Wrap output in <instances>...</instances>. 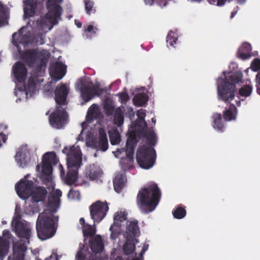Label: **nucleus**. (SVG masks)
<instances>
[{
    "mask_svg": "<svg viewBox=\"0 0 260 260\" xmlns=\"http://www.w3.org/2000/svg\"><path fill=\"white\" fill-rule=\"evenodd\" d=\"M172 213L175 218L180 219L185 216L186 211L184 207H178L173 211Z\"/></svg>",
    "mask_w": 260,
    "mask_h": 260,
    "instance_id": "obj_40",
    "label": "nucleus"
},
{
    "mask_svg": "<svg viewBox=\"0 0 260 260\" xmlns=\"http://www.w3.org/2000/svg\"><path fill=\"white\" fill-rule=\"evenodd\" d=\"M79 222H80V223L82 225L83 227L84 228L85 226H86V225H85V219L83 217H81L80 219Z\"/></svg>",
    "mask_w": 260,
    "mask_h": 260,
    "instance_id": "obj_64",
    "label": "nucleus"
},
{
    "mask_svg": "<svg viewBox=\"0 0 260 260\" xmlns=\"http://www.w3.org/2000/svg\"><path fill=\"white\" fill-rule=\"evenodd\" d=\"M243 74L241 72L232 73L222 79L217 85L218 98L225 103H230L235 97L236 84L242 82Z\"/></svg>",
    "mask_w": 260,
    "mask_h": 260,
    "instance_id": "obj_3",
    "label": "nucleus"
},
{
    "mask_svg": "<svg viewBox=\"0 0 260 260\" xmlns=\"http://www.w3.org/2000/svg\"><path fill=\"white\" fill-rule=\"evenodd\" d=\"M22 60L29 67H35L40 62L39 67L46 66V59L41 52L37 49H26L21 55Z\"/></svg>",
    "mask_w": 260,
    "mask_h": 260,
    "instance_id": "obj_7",
    "label": "nucleus"
},
{
    "mask_svg": "<svg viewBox=\"0 0 260 260\" xmlns=\"http://www.w3.org/2000/svg\"><path fill=\"white\" fill-rule=\"evenodd\" d=\"M117 96H119L120 102L122 104H125L129 100V96L127 92H122L117 94Z\"/></svg>",
    "mask_w": 260,
    "mask_h": 260,
    "instance_id": "obj_49",
    "label": "nucleus"
},
{
    "mask_svg": "<svg viewBox=\"0 0 260 260\" xmlns=\"http://www.w3.org/2000/svg\"><path fill=\"white\" fill-rule=\"evenodd\" d=\"M102 172L99 167L92 164L87 167L85 174L89 180L93 181L98 179L101 176Z\"/></svg>",
    "mask_w": 260,
    "mask_h": 260,
    "instance_id": "obj_24",
    "label": "nucleus"
},
{
    "mask_svg": "<svg viewBox=\"0 0 260 260\" xmlns=\"http://www.w3.org/2000/svg\"><path fill=\"white\" fill-rule=\"evenodd\" d=\"M89 245L91 249L94 253H99L102 251L104 248L102 240L100 238H95L93 241L90 242Z\"/></svg>",
    "mask_w": 260,
    "mask_h": 260,
    "instance_id": "obj_33",
    "label": "nucleus"
},
{
    "mask_svg": "<svg viewBox=\"0 0 260 260\" xmlns=\"http://www.w3.org/2000/svg\"><path fill=\"white\" fill-rule=\"evenodd\" d=\"M13 72L17 82L23 83L25 81L27 70L23 63L20 61L16 62L13 67Z\"/></svg>",
    "mask_w": 260,
    "mask_h": 260,
    "instance_id": "obj_16",
    "label": "nucleus"
},
{
    "mask_svg": "<svg viewBox=\"0 0 260 260\" xmlns=\"http://www.w3.org/2000/svg\"><path fill=\"white\" fill-rule=\"evenodd\" d=\"M233 0H207L208 2L211 5H216L219 7L223 6L226 1L231 2ZM238 4L241 5L244 4L246 0H237Z\"/></svg>",
    "mask_w": 260,
    "mask_h": 260,
    "instance_id": "obj_41",
    "label": "nucleus"
},
{
    "mask_svg": "<svg viewBox=\"0 0 260 260\" xmlns=\"http://www.w3.org/2000/svg\"><path fill=\"white\" fill-rule=\"evenodd\" d=\"M236 8V9H237V10H235V11H233V12L231 13V17H230L231 19L233 18L234 17V16H235V15H236V14H237V11H238V9H239L238 6H237Z\"/></svg>",
    "mask_w": 260,
    "mask_h": 260,
    "instance_id": "obj_62",
    "label": "nucleus"
},
{
    "mask_svg": "<svg viewBox=\"0 0 260 260\" xmlns=\"http://www.w3.org/2000/svg\"><path fill=\"white\" fill-rule=\"evenodd\" d=\"M69 92V89L66 86L61 84L58 85L55 89V101L58 106L67 105V98Z\"/></svg>",
    "mask_w": 260,
    "mask_h": 260,
    "instance_id": "obj_14",
    "label": "nucleus"
},
{
    "mask_svg": "<svg viewBox=\"0 0 260 260\" xmlns=\"http://www.w3.org/2000/svg\"><path fill=\"white\" fill-rule=\"evenodd\" d=\"M66 66L62 62L57 61L51 65L50 76L56 81L61 79L66 74Z\"/></svg>",
    "mask_w": 260,
    "mask_h": 260,
    "instance_id": "obj_15",
    "label": "nucleus"
},
{
    "mask_svg": "<svg viewBox=\"0 0 260 260\" xmlns=\"http://www.w3.org/2000/svg\"><path fill=\"white\" fill-rule=\"evenodd\" d=\"M59 170L60 172V176H64L65 174V172H64L63 168L61 165H59Z\"/></svg>",
    "mask_w": 260,
    "mask_h": 260,
    "instance_id": "obj_60",
    "label": "nucleus"
},
{
    "mask_svg": "<svg viewBox=\"0 0 260 260\" xmlns=\"http://www.w3.org/2000/svg\"><path fill=\"white\" fill-rule=\"evenodd\" d=\"M252 91V87L249 85H245L241 87L238 91V94L240 96H249Z\"/></svg>",
    "mask_w": 260,
    "mask_h": 260,
    "instance_id": "obj_39",
    "label": "nucleus"
},
{
    "mask_svg": "<svg viewBox=\"0 0 260 260\" xmlns=\"http://www.w3.org/2000/svg\"><path fill=\"white\" fill-rule=\"evenodd\" d=\"M250 68L254 72H257L260 70V59L254 58L251 62Z\"/></svg>",
    "mask_w": 260,
    "mask_h": 260,
    "instance_id": "obj_48",
    "label": "nucleus"
},
{
    "mask_svg": "<svg viewBox=\"0 0 260 260\" xmlns=\"http://www.w3.org/2000/svg\"><path fill=\"white\" fill-rule=\"evenodd\" d=\"M48 192L43 186L34 187L31 193V201L34 203H39L45 200Z\"/></svg>",
    "mask_w": 260,
    "mask_h": 260,
    "instance_id": "obj_19",
    "label": "nucleus"
},
{
    "mask_svg": "<svg viewBox=\"0 0 260 260\" xmlns=\"http://www.w3.org/2000/svg\"><path fill=\"white\" fill-rule=\"evenodd\" d=\"M178 39L174 36V33L172 31L169 32L167 36V43L170 46H174V44L176 43Z\"/></svg>",
    "mask_w": 260,
    "mask_h": 260,
    "instance_id": "obj_47",
    "label": "nucleus"
},
{
    "mask_svg": "<svg viewBox=\"0 0 260 260\" xmlns=\"http://www.w3.org/2000/svg\"><path fill=\"white\" fill-rule=\"evenodd\" d=\"M38 37L40 39V41H35V43L39 44H43L44 43V41L42 36L41 35H39Z\"/></svg>",
    "mask_w": 260,
    "mask_h": 260,
    "instance_id": "obj_61",
    "label": "nucleus"
},
{
    "mask_svg": "<svg viewBox=\"0 0 260 260\" xmlns=\"http://www.w3.org/2000/svg\"><path fill=\"white\" fill-rule=\"evenodd\" d=\"M212 118L213 119V127L220 132H223L225 128V125L222 121L221 114L215 113L213 114Z\"/></svg>",
    "mask_w": 260,
    "mask_h": 260,
    "instance_id": "obj_27",
    "label": "nucleus"
},
{
    "mask_svg": "<svg viewBox=\"0 0 260 260\" xmlns=\"http://www.w3.org/2000/svg\"><path fill=\"white\" fill-rule=\"evenodd\" d=\"M13 228V231L15 232L16 235L20 238H24L26 241L20 239L17 242L13 243V248L14 245L18 241H22L27 248V245L29 244L30 238L31 235V228L30 225L27 222H23L19 220H16L13 223H12ZM13 257V255L12 256Z\"/></svg>",
    "mask_w": 260,
    "mask_h": 260,
    "instance_id": "obj_9",
    "label": "nucleus"
},
{
    "mask_svg": "<svg viewBox=\"0 0 260 260\" xmlns=\"http://www.w3.org/2000/svg\"><path fill=\"white\" fill-rule=\"evenodd\" d=\"M89 260H99V257H98L95 254H94V255L91 254L89 256Z\"/></svg>",
    "mask_w": 260,
    "mask_h": 260,
    "instance_id": "obj_63",
    "label": "nucleus"
},
{
    "mask_svg": "<svg viewBox=\"0 0 260 260\" xmlns=\"http://www.w3.org/2000/svg\"><path fill=\"white\" fill-rule=\"evenodd\" d=\"M58 162L55 152L45 153L42 157V166L40 178L43 184L48 185L52 179V166L56 165Z\"/></svg>",
    "mask_w": 260,
    "mask_h": 260,
    "instance_id": "obj_5",
    "label": "nucleus"
},
{
    "mask_svg": "<svg viewBox=\"0 0 260 260\" xmlns=\"http://www.w3.org/2000/svg\"><path fill=\"white\" fill-rule=\"evenodd\" d=\"M85 30L88 32H93L94 34L96 33V31L94 30L93 26L91 25H88L86 28Z\"/></svg>",
    "mask_w": 260,
    "mask_h": 260,
    "instance_id": "obj_57",
    "label": "nucleus"
},
{
    "mask_svg": "<svg viewBox=\"0 0 260 260\" xmlns=\"http://www.w3.org/2000/svg\"><path fill=\"white\" fill-rule=\"evenodd\" d=\"M109 207L106 202L103 203L100 201L93 203L89 207L90 214L94 222L99 223L105 217Z\"/></svg>",
    "mask_w": 260,
    "mask_h": 260,
    "instance_id": "obj_12",
    "label": "nucleus"
},
{
    "mask_svg": "<svg viewBox=\"0 0 260 260\" xmlns=\"http://www.w3.org/2000/svg\"><path fill=\"white\" fill-rule=\"evenodd\" d=\"M127 139L132 140L133 141H137L136 135L135 133H134L130 134L127 138Z\"/></svg>",
    "mask_w": 260,
    "mask_h": 260,
    "instance_id": "obj_58",
    "label": "nucleus"
},
{
    "mask_svg": "<svg viewBox=\"0 0 260 260\" xmlns=\"http://www.w3.org/2000/svg\"><path fill=\"white\" fill-rule=\"evenodd\" d=\"M226 104H230V105L228 108H225L223 112V118L224 120L226 121H231L236 120L238 113L237 108L234 104L231 103V101L230 103Z\"/></svg>",
    "mask_w": 260,
    "mask_h": 260,
    "instance_id": "obj_23",
    "label": "nucleus"
},
{
    "mask_svg": "<svg viewBox=\"0 0 260 260\" xmlns=\"http://www.w3.org/2000/svg\"><path fill=\"white\" fill-rule=\"evenodd\" d=\"M113 114L114 123L118 127L121 126L124 122V114L121 107L116 108Z\"/></svg>",
    "mask_w": 260,
    "mask_h": 260,
    "instance_id": "obj_32",
    "label": "nucleus"
},
{
    "mask_svg": "<svg viewBox=\"0 0 260 260\" xmlns=\"http://www.w3.org/2000/svg\"><path fill=\"white\" fill-rule=\"evenodd\" d=\"M134 157L133 155H129L128 153H126V156L121 158L120 160V164L121 168L124 171L128 170L133 167Z\"/></svg>",
    "mask_w": 260,
    "mask_h": 260,
    "instance_id": "obj_30",
    "label": "nucleus"
},
{
    "mask_svg": "<svg viewBox=\"0 0 260 260\" xmlns=\"http://www.w3.org/2000/svg\"><path fill=\"white\" fill-rule=\"evenodd\" d=\"M62 152L67 155L68 172L65 182L71 185L77 181L78 169L82 165L81 151L79 146L73 145L64 147Z\"/></svg>",
    "mask_w": 260,
    "mask_h": 260,
    "instance_id": "obj_2",
    "label": "nucleus"
},
{
    "mask_svg": "<svg viewBox=\"0 0 260 260\" xmlns=\"http://www.w3.org/2000/svg\"><path fill=\"white\" fill-rule=\"evenodd\" d=\"M95 232V229L88 224H86V226L83 228V233L84 236L92 237L94 235Z\"/></svg>",
    "mask_w": 260,
    "mask_h": 260,
    "instance_id": "obj_45",
    "label": "nucleus"
},
{
    "mask_svg": "<svg viewBox=\"0 0 260 260\" xmlns=\"http://www.w3.org/2000/svg\"><path fill=\"white\" fill-rule=\"evenodd\" d=\"M103 108L106 115L107 116L113 115L115 110L114 103L112 101L109 100L104 102Z\"/></svg>",
    "mask_w": 260,
    "mask_h": 260,
    "instance_id": "obj_35",
    "label": "nucleus"
},
{
    "mask_svg": "<svg viewBox=\"0 0 260 260\" xmlns=\"http://www.w3.org/2000/svg\"><path fill=\"white\" fill-rule=\"evenodd\" d=\"M62 195L61 191L59 189H56L52 193L50 194L48 199V205L51 208H56L59 206L60 197Z\"/></svg>",
    "mask_w": 260,
    "mask_h": 260,
    "instance_id": "obj_26",
    "label": "nucleus"
},
{
    "mask_svg": "<svg viewBox=\"0 0 260 260\" xmlns=\"http://www.w3.org/2000/svg\"><path fill=\"white\" fill-rule=\"evenodd\" d=\"M148 99V95L144 93H140L136 94L133 98L134 104L139 107L143 106L145 104Z\"/></svg>",
    "mask_w": 260,
    "mask_h": 260,
    "instance_id": "obj_34",
    "label": "nucleus"
},
{
    "mask_svg": "<svg viewBox=\"0 0 260 260\" xmlns=\"http://www.w3.org/2000/svg\"><path fill=\"white\" fill-rule=\"evenodd\" d=\"M257 93L260 95V71L258 72L255 77Z\"/></svg>",
    "mask_w": 260,
    "mask_h": 260,
    "instance_id": "obj_52",
    "label": "nucleus"
},
{
    "mask_svg": "<svg viewBox=\"0 0 260 260\" xmlns=\"http://www.w3.org/2000/svg\"><path fill=\"white\" fill-rule=\"evenodd\" d=\"M3 237L4 238L8 239L9 241L10 240V239L12 236L10 232L8 230H4L3 231Z\"/></svg>",
    "mask_w": 260,
    "mask_h": 260,
    "instance_id": "obj_53",
    "label": "nucleus"
},
{
    "mask_svg": "<svg viewBox=\"0 0 260 260\" xmlns=\"http://www.w3.org/2000/svg\"><path fill=\"white\" fill-rule=\"evenodd\" d=\"M7 8L0 2V26L4 22L7 18Z\"/></svg>",
    "mask_w": 260,
    "mask_h": 260,
    "instance_id": "obj_46",
    "label": "nucleus"
},
{
    "mask_svg": "<svg viewBox=\"0 0 260 260\" xmlns=\"http://www.w3.org/2000/svg\"><path fill=\"white\" fill-rule=\"evenodd\" d=\"M251 47L250 44L245 43L239 48L238 51V56L242 59H247L249 58L251 56Z\"/></svg>",
    "mask_w": 260,
    "mask_h": 260,
    "instance_id": "obj_25",
    "label": "nucleus"
},
{
    "mask_svg": "<svg viewBox=\"0 0 260 260\" xmlns=\"http://www.w3.org/2000/svg\"><path fill=\"white\" fill-rule=\"evenodd\" d=\"M68 120V113L61 106H58L49 117L51 126L57 129H60L66 124Z\"/></svg>",
    "mask_w": 260,
    "mask_h": 260,
    "instance_id": "obj_10",
    "label": "nucleus"
},
{
    "mask_svg": "<svg viewBox=\"0 0 260 260\" xmlns=\"http://www.w3.org/2000/svg\"><path fill=\"white\" fill-rule=\"evenodd\" d=\"M146 142L150 147L154 146L156 143V137L152 127L149 128L147 133Z\"/></svg>",
    "mask_w": 260,
    "mask_h": 260,
    "instance_id": "obj_38",
    "label": "nucleus"
},
{
    "mask_svg": "<svg viewBox=\"0 0 260 260\" xmlns=\"http://www.w3.org/2000/svg\"><path fill=\"white\" fill-rule=\"evenodd\" d=\"M76 259V260H85V256L81 250L77 252Z\"/></svg>",
    "mask_w": 260,
    "mask_h": 260,
    "instance_id": "obj_54",
    "label": "nucleus"
},
{
    "mask_svg": "<svg viewBox=\"0 0 260 260\" xmlns=\"http://www.w3.org/2000/svg\"><path fill=\"white\" fill-rule=\"evenodd\" d=\"M126 181V176L124 173H117L113 180V186L115 191L120 193L124 187Z\"/></svg>",
    "mask_w": 260,
    "mask_h": 260,
    "instance_id": "obj_22",
    "label": "nucleus"
},
{
    "mask_svg": "<svg viewBox=\"0 0 260 260\" xmlns=\"http://www.w3.org/2000/svg\"><path fill=\"white\" fill-rule=\"evenodd\" d=\"M156 156V152L154 148L143 146L137 150L136 159L141 168L149 169L154 165Z\"/></svg>",
    "mask_w": 260,
    "mask_h": 260,
    "instance_id": "obj_6",
    "label": "nucleus"
},
{
    "mask_svg": "<svg viewBox=\"0 0 260 260\" xmlns=\"http://www.w3.org/2000/svg\"><path fill=\"white\" fill-rule=\"evenodd\" d=\"M78 87L80 91L81 97L85 103L89 102L96 95L99 96L103 92L99 84H94L92 82L86 84L83 81H81L78 84Z\"/></svg>",
    "mask_w": 260,
    "mask_h": 260,
    "instance_id": "obj_8",
    "label": "nucleus"
},
{
    "mask_svg": "<svg viewBox=\"0 0 260 260\" xmlns=\"http://www.w3.org/2000/svg\"><path fill=\"white\" fill-rule=\"evenodd\" d=\"M40 260V259H38ZM45 260H58V256L56 253L53 252L52 255L45 258Z\"/></svg>",
    "mask_w": 260,
    "mask_h": 260,
    "instance_id": "obj_56",
    "label": "nucleus"
},
{
    "mask_svg": "<svg viewBox=\"0 0 260 260\" xmlns=\"http://www.w3.org/2000/svg\"><path fill=\"white\" fill-rule=\"evenodd\" d=\"M109 137L112 145H117L120 141V135L117 129L109 131Z\"/></svg>",
    "mask_w": 260,
    "mask_h": 260,
    "instance_id": "obj_36",
    "label": "nucleus"
},
{
    "mask_svg": "<svg viewBox=\"0 0 260 260\" xmlns=\"http://www.w3.org/2000/svg\"><path fill=\"white\" fill-rule=\"evenodd\" d=\"M63 0H48L46 7L47 10H51L53 12L57 11L58 16H61L62 9L58 4L62 3Z\"/></svg>",
    "mask_w": 260,
    "mask_h": 260,
    "instance_id": "obj_28",
    "label": "nucleus"
},
{
    "mask_svg": "<svg viewBox=\"0 0 260 260\" xmlns=\"http://www.w3.org/2000/svg\"><path fill=\"white\" fill-rule=\"evenodd\" d=\"M148 245H144V246L142 248V251L141 252L140 255L142 256L143 255V254L144 253H145L148 250Z\"/></svg>",
    "mask_w": 260,
    "mask_h": 260,
    "instance_id": "obj_59",
    "label": "nucleus"
},
{
    "mask_svg": "<svg viewBox=\"0 0 260 260\" xmlns=\"http://www.w3.org/2000/svg\"><path fill=\"white\" fill-rule=\"evenodd\" d=\"M99 137L98 142L94 144V146L98 149L103 151H106L108 148V142L107 134L103 128H100L99 130Z\"/></svg>",
    "mask_w": 260,
    "mask_h": 260,
    "instance_id": "obj_21",
    "label": "nucleus"
},
{
    "mask_svg": "<svg viewBox=\"0 0 260 260\" xmlns=\"http://www.w3.org/2000/svg\"><path fill=\"white\" fill-rule=\"evenodd\" d=\"M85 9L86 13L91 15L95 12V9L94 8V2L92 0H84Z\"/></svg>",
    "mask_w": 260,
    "mask_h": 260,
    "instance_id": "obj_42",
    "label": "nucleus"
},
{
    "mask_svg": "<svg viewBox=\"0 0 260 260\" xmlns=\"http://www.w3.org/2000/svg\"><path fill=\"white\" fill-rule=\"evenodd\" d=\"M146 115L145 110L143 109H140L137 112V116L140 120H142L144 122L145 126L147 127V123L145 121V117Z\"/></svg>",
    "mask_w": 260,
    "mask_h": 260,
    "instance_id": "obj_50",
    "label": "nucleus"
},
{
    "mask_svg": "<svg viewBox=\"0 0 260 260\" xmlns=\"http://www.w3.org/2000/svg\"><path fill=\"white\" fill-rule=\"evenodd\" d=\"M68 195L69 196H71L73 198H78V196H80L79 192L78 191H75L73 189H70Z\"/></svg>",
    "mask_w": 260,
    "mask_h": 260,
    "instance_id": "obj_55",
    "label": "nucleus"
},
{
    "mask_svg": "<svg viewBox=\"0 0 260 260\" xmlns=\"http://www.w3.org/2000/svg\"><path fill=\"white\" fill-rule=\"evenodd\" d=\"M26 248L22 241L17 242L13 247V257L9 255L8 260H24Z\"/></svg>",
    "mask_w": 260,
    "mask_h": 260,
    "instance_id": "obj_17",
    "label": "nucleus"
},
{
    "mask_svg": "<svg viewBox=\"0 0 260 260\" xmlns=\"http://www.w3.org/2000/svg\"><path fill=\"white\" fill-rule=\"evenodd\" d=\"M137 144V141H132L127 139L126 144V153H128L129 155H134L135 148Z\"/></svg>",
    "mask_w": 260,
    "mask_h": 260,
    "instance_id": "obj_43",
    "label": "nucleus"
},
{
    "mask_svg": "<svg viewBox=\"0 0 260 260\" xmlns=\"http://www.w3.org/2000/svg\"><path fill=\"white\" fill-rule=\"evenodd\" d=\"M54 220L53 215L40 214L36 222L38 237L42 240H45L54 236L55 233Z\"/></svg>",
    "mask_w": 260,
    "mask_h": 260,
    "instance_id": "obj_4",
    "label": "nucleus"
},
{
    "mask_svg": "<svg viewBox=\"0 0 260 260\" xmlns=\"http://www.w3.org/2000/svg\"><path fill=\"white\" fill-rule=\"evenodd\" d=\"M37 0H25L24 1V17L28 18L35 15L37 5Z\"/></svg>",
    "mask_w": 260,
    "mask_h": 260,
    "instance_id": "obj_20",
    "label": "nucleus"
},
{
    "mask_svg": "<svg viewBox=\"0 0 260 260\" xmlns=\"http://www.w3.org/2000/svg\"><path fill=\"white\" fill-rule=\"evenodd\" d=\"M10 241L0 236V260H4L9 251Z\"/></svg>",
    "mask_w": 260,
    "mask_h": 260,
    "instance_id": "obj_29",
    "label": "nucleus"
},
{
    "mask_svg": "<svg viewBox=\"0 0 260 260\" xmlns=\"http://www.w3.org/2000/svg\"><path fill=\"white\" fill-rule=\"evenodd\" d=\"M161 192L157 184L152 182L139 191L137 204L141 212L148 214L155 210L158 204Z\"/></svg>",
    "mask_w": 260,
    "mask_h": 260,
    "instance_id": "obj_1",
    "label": "nucleus"
},
{
    "mask_svg": "<svg viewBox=\"0 0 260 260\" xmlns=\"http://www.w3.org/2000/svg\"><path fill=\"white\" fill-rule=\"evenodd\" d=\"M57 11L53 12L48 10L47 13L43 16L41 17L37 21V26L40 30H44L48 27L51 30L53 25L58 24L59 20H61V16H58Z\"/></svg>",
    "mask_w": 260,
    "mask_h": 260,
    "instance_id": "obj_11",
    "label": "nucleus"
},
{
    "mask_svg": "<svg viewBox=\"0 0 260 260\" xmlns=\"http://www.w3.org/2000/svg\"><path fill=\"white\" fill-rule=\"evenodd\" d=\"M126 242L124 244L123 246V251L126 255L131 254L135 251L136 246L134 243V238H127Z\"/></svg>",
    "mask_w": 260,
    "mask_h": 260,
    "instance_id": "obj_31",
    "label": "nucleus"
},
{
    "mask_svg": "<svg viewBox=\"0 0 260 260\" xmlns=\"http://www.w3.org/2000/svg\"><path fill=\"white\" fill-rule=\"evenodd\" d=\"M34 183L31 180L21 179L15 185V189L18 196L22 199H27L31 195Z\"/></svg>",
    "mask_w": 260,
    "mask_h": 260,
    "instance_id": "obj_13",
    "label": "nucleus"
},
{
    "mask_svg": "<svg viewBox=\"0 0 260 260\" xmlns=\"http://www.w3.org/2000/svg\"><path fill=\"white\" fill-rule=\"evenodd\" d=\"M16 160L20 167L24 168L27 165V161L25 159L24 156L22 155L21 153L17 152L15 156Z\"/></svg>",
    "mask_w": 260,
    "mask_h": 260,
    "instance_id": "obj_44",
    "label": "nucleus"
},
{
    "mask_svg": "<svg viewBox=\"0 0 260 260\" xmlns=\"http://www.w3.org/2000/svg\"><path fill=\"white\" fill-rule=\"evenodd\" d=\"M22 29V28H20L19 30V33L18 34L17 32H14L13 34V35H12V42H13V44L14 45H17V44L21 43V41L19 40V38H18L17 39H16L15 38L18 35H19V37H21V29Z\"/></svg>",
    "mask_w": 260,
    "mask_h": 260,
    "instance_id": "obj_51",
    "label": "nucleus"
},
{
    "mask_svg": "<svg viewBox=\"0 0 260 260\" xmlns=\"http://www.w3.org/2000/svg\"><path fill=\"white\" fill-rule=\"evenodd\" d=\"M124 235L127 238H134L135 239L136 237L139 236L140 230L137 220L127 221Z\"/></svg>",
    "mask_w": 260,
    "mask_h": 260,
    "instance_id": "obj_18",
    "label": "nucleus"
},
{
    "mask_svg": "<svg viewBox=\"0 0 260 260\" xmlns=\"http://www.w3.org/2000/svg\"><path fill=\"white\" fill-rule=\"evenodd\" d=\"M127 214L124 212H117L114 217L113 225L120 226L121 222L126 220Z\"/></svg>",
    "mask_w": 260,
    "mask_h": 260,
    "instance_id": "obj_37",
    "label": "nucleus"
}]
</instances>
